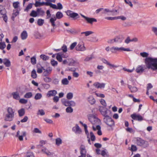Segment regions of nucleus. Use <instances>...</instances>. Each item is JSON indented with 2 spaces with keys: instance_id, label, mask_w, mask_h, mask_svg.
I'll list each match as a JSON object with an SVG mask.
<instances>
[{
  "instance_id": "nucleus-1",
  "label": "nucleus",
  "mask_w": 157,
  "mask_h": 157,
  "mask_svg": "<svg viewBox=\"0 0 157 157\" xmlns=\"http://www.w3.org/2000/svg\"><path fill=\"white\" fill-rule=\"evenodd\" d=\"M144 62L148 69H151L154 71L157 70V58L148 57L145 58Z\"/></svg>"
},
{
  "instance_id": "nucleus-2",
  "label": "nucleus",
  "mask_w": 157,
  "mask_h": 157,
  "mask_svg": "<svg viewBox=\"0 0 157 157\" xmlns=\"http://www.w3.org/2000/svg\"><path fill=\"white\" fill-rule=\"evenodd\" d=\"M63 17L62 13L60 12H58L56 14V16L54 15L49 20V22L51 23V25L54 27L55 26H59L60 25V22L59 21L57 22V24L56 25L55 24V21L56 19H60Z\"/></svg>"
},
{
  "instance_id": "nucleus-3",
  "label": "nucleus",
  "mask_w": 157,
  "mask_h": 157,
  "mask_svg": "<svg viewBox=\"0 0 157 157\" xmlns=\"http://www.w3.org/2000/svg\"><path fill=\"white\" fill-rule=\"evenodd\" d=\"M7 113L6 114L4 118L6 121H11L13 120L14 116L15 111L12 108L9 107L7 109Z\"/></svg>"
},
{
  "instance_id": "nucleus-4",
  "label": "nucleus",
  "mask_w": 157,
  "mask_h": 157,
  "mask_svg": "<svg viewBox=\"0 0 157 157\" xmlns=\"http://www.w3.org/2000/svg\"><path fill=\"white\" fill-rule=\"evenodd\" d=\"M136 144L141 147L146 148L149 146V144L147 141L144 140L141 138L137 137L136 140Z\"/></svg>"
},
{
  "instance_id": "nucleus-5",
  "label": "nucleus",
  "mask_w": 157,
  "mask_h": 157,
  "mask_svg": "<svg viewBox=\"0 0 157 157\" xmlns=\"http://www.w3.org/2000/svg\"><path fill=\"white\" fill-rule=\"evenodd\" d=\"M88 119L90 122L93 125V126L100 125L99 124L101 122L100 120L93 115H91L88 117Z\"/></svg>"
},
{
  "instance_id": "nucleus-6",
  "label": "nucleus",
  "mask_w": 157,
  "mask_h": 157,
  "mask_svg": "<svg viewBox=\"0 0 157 157\" xmlns=\"http://www.w3.org/2000/svg\"><path fill=\"white\" fill-rule=\"evenodd\" d=\"M103 121L107 125L110 127L114 126L115 125L113 120L109 116L104 118Z\"/></svg>"
},
{
  "instance_id": "nucleus-7",
  "label": "nucleus",
  "mask_w": 157,
  "mask_h": 157,
  "mask_svg": "<svg viewBox=\"0 0 157 157\" xmlns=\"http://www.w3.org/2000/svg\"><path fill=\"white\" fill-rule=\"evenodd\" d=\"M111 52L113 53H116L117 51H130L132 50L129 48H125L124 47L118 48L117 47H113L110 48Z\"/></svg>"
},
{
  "instance_id": "nucleus-8",
  "label": "nucleus",
  "mask_w": 157,
  "mask_h": 157,
  "mask_svg": "<svg viewBox=\"0 0 157 157\" xmlns=\"http://www.w3.org/2000/svg\"><path fill=\"white\" fill-rule=\"evenodd\" d=\"M99 110L101 114L105 117L108 116L107 115L108 112H110V110H108L106 107L103 106H100Z\"/></svg>"
},
{
  "instance_id": "nucleus-9",
  "label": "nucleus",
  "mask_w": 157,
  "mask_h": 157,
  "mask_svg": "<svg viewBox=\"0 0 157 157\" xmlns=\"http://www.w3.org/2000/svg\"><path fill=\"white\" fill-rule=\"evenodd\" d=\"M66 13L67 15L70 16L71 17L73 18L76 17V18H79V17L77 13L73 12L71 10H67Z\"/></svg>"
},
{
  "instance_id": "nucleus-10",
  "label": "nucleus",
  "mask_w": 157,
  "mask_h": 157,
  "mask_svg": "<svg viewBox=\"0 0 157 157\" xmlns=\"http://www.w3.org/2000/svg\"><path fill=\"white\" fill-rule=\"evenodd\" d=\"M93 85L97 89L100 88L101 89L105 87V83L96 82L94 83Z\"/></svg>"
},
{
  "instance_id": "nucleus-11",
  "label": "nucleus",
  "mask_w": 157,
  "mask_h": 157,
  "mask_svg": "<svg viewBox=\"0 0 157 157\" xmlns=\"http://www.w3.org/2000/svg\"><path fill=\"white\" fill-rule=\"evenodd\" d=\"M20 131H18L17 132L16 136L18 138L19 140L20 141H22L23 140V137L25 136L26 135V132L23 131L21 132V135H19Z\"/></svg>"
},
{
  "instance_id": "nucleus-12",
  "label": "nucleus",
  "mask_w": 157,
  "mask_h": 157,
  "mask_svg": "<svg viewBox=\"0 0 157 157\" xmlns=\"http://www.w3.org/2000/svg\"><path fill=\"white\" fill-rule=\"evenodd\" d=\"M131 117L134 120L141 121L143 120L142 117L140 115H137L135 114H133L131 115Z\"/></svg>"
},
{
  "instance_id": "nucleus-13",
  "label": "nucleus",
  "mask_w": 157,
  "mask_h": 157,
  "mask_svg": "<svg viewBox=\"0 0 157 157\" xmlns=\"http://www.w3.org/2000/svg\"><path fill=\"white\" fill-rule=\"evenodd\" d=\"M75 49L78 51H84L86 50L84 45L81 43H79L75 47Z\"/></svg>"
},
{
  "instance_id": "nucleus-14",
  "label": "nucleus",
  "mask_w": 157,
  "mask_h": 157,
  "mask_svg": "<svg viewBox=\"0 0 157 157\" xmlns=\"http://www.w3.org/2000/svg\"><path fill=\"white\" fill-rule=\"evenodd\" d=\"M72 130L76 134H80L82 132L81 129L77 124H76L75 126L73 127Z\"/></svg>"
},
{
  "instance_id": "nucleus-15",
  "label": "nucleus",
  "mask_w": 157,
  "mask_h": 157,
  "mask_svg": "<svg viewBox=\"0 0 157 157\" xmlns=\"http://www.w3.org/2000/svg\"><path fill=\"white\" fill-rule=\"evenodd\" d=\"M110 12L111 13V15H117V10H109L108 9H104L103 11L102 12V13H105V12Z\"/></svg>"
},
{
  "instance_id": "nucleus-16",
  "label": "nucleus",
  "mask_w": 157,
  "mask_h": 157,
  "mask_svg": "<svg viewBox=\"0 0 157 157\" xmlns=\"http://www.w3.org/2000/svg\"><path fill=\"white\" fill-rule=\"evenodd\" d=\"M57 94V91L55 90H52L48 91L47 96L49 97L51 96H55Z\"/></svg>"
},
{
  "instance_id": "nucleus-17",
  "label": "nucleus",
  "mask_w": 157,
  "mask_h": 157,
  "mask_svg": "<svg viewBox=\"0 0 157 157\" xmlns=\"http://www.w3.org/2000/svg\"><path fill=\"white\" fill-rule=\"evenodd\" d=\"M20 10V9L18 10L17 9L13 10V13L11 17V19L13 21H14V20L15 18L18 15Z\"/></svg>"
},
{
  "instance_id": "nucleus-18",
  "label": "nucleus",
  "mask_w": 157,
  "mask_h": 157,
  "mask_svg": "<svg viewBox=\"0 0 157 157\" xmlns=\"http://www.w3.org/2000/svg\"><path fill=\"white\" fill-rule=\"evenodd\" d=\"M80 149L81 155L86 156V151L85 146L83 145H81L80 146Z\"/></svg>"
},
{
  "instance_id": "nucleus-19",
  "label": "nucleus",
  "mask_w": 157,
  "mask_h": 157,
  "mask_svg": "<svg viewBox=\"0 0 157 157\" xmlns=\"http://www.w3.org/2000/svg\"><path fill=\"white\" fill-rule=\"evenodd\" d=\"M115 42L117 43H121L122 41L123 38L121 36H118L114 38Z\"/></svg>"
},
{
  "instance_id": "nucleus-20",
  "label": "nucleus",
  "mask_w": 157,
  "mask_h": 157,
  "mask_svg": "<svg viewBox=\"0 0 157 157\" xmlns=\"http://www.w3.org/2000/svg\"><path fill=\"white\" fill-rule=\"evenodd\" d=\"M92 128L94 131H96L97 129L98 130L97 133L99 135L101 136L102 135V132L101 130V128L100 125H97V128H95L94 126H93Z\"/></svg>"
},
{
  "instance_id": "nucleus-21",
  "label": "nucleus",
  "mask_w": 157,
  "mask_h": 157,
  "mask_svg": "<svg viewBox=\"0 0 157 157\" xmlns=\"http://www.w3.org/2000/svg\"><path fill=\"white\" fill-rule=\"evenodd\" d=\"M47 3L46 2H40L39 1H36L35 3L34 4L35 6L36 7H40L43 5L47 6Z\"/></svg>"
},
{
  "instance_id": "nucleus-22",
  "label": "nucleus",
  "mask_w": 157,
  "mask_h": 157,
  "mask_svg": "<svg viewBox=\"0 0 157 157\" xmlns=\"http://www.w3.org/2000/svg\"><path fill=\"white\" fill-rule=\"evenodd\" d=\"M128 87L132 93H135L137 91V89L136 87L132 86L131 85H128Z\"/></svg>"
},
{
  "instance_id": "nucleus-23",
  "label": "nucleus",
  "mask_w": 157,
  "mask_h": 157,
  "mask_svg": "<svg viewBox=\"0 0 157 157\" xmlns=\"http://www.w3.org/2000/svg\"><path fill=\"white\" fill-rule=\"evenodd\" d=\"M144 69L142 65L139 66L136 69V71L138 73H140L143 72Z\"/></svg>"
},
{
  "instance_id": "nucleus-24",
  "label": "nucleus",
  "mask_w": 157,
  "mask_h": 157,
  "mask_svg": "<svg viewBox=\"0 0 157 157\" xmlns=\"http://www.w3.org/2000/svg\"><path fill=\"white\" fill-rule=\"evenodd\" d=\"M86 20L87 21V23L91 24H92L94 22H96L97 21V20L96 19L88 17H87Z\"/></svg>"
},
{
  "instance_id": "nucleus-25",
  "label": "nucleus",
  "mask_w": 157,
  "mask_h": 157,
  "mask_svg": "<svg viewBox=\"0 0 157 157\" xmlns=\"http://www.w3.org/2000/svg\"><path fill=\"white\" fill-rule=\"evenodd\" d=\"M12 94L13 96V98L14 99L18 100L20 98L19 94L17 92H13Z\"/></svg>"
},
{
  "instance_id": "nucleus-26",
  "label": "nucleus",
  "mask_w": 157,
  "mask_h": 157,
  "mask_svg": "<svg viewBox=\"0 0 157 157\" xmlns=\"http://www.w3.org/2000/svg\"><path fill=\"white\" fill-rule=\"evenodd\" d=\"M3 63L5 65L6 67H10L11 65V63L10 61L7 59H4Z\"/></svg>"
},
{
  "instance_id": "nucleus-27",
  "label": "nucleus",
  "mask_w": 157,
  "mask_h": 157,
  "mask_svg": "<svg viewBox=\"0 0 157 157\" xmlns=\"http://www.w3.org/2000/svg\"><path fill=\"white\" fill-rule=\"evenodd\" d=\"M88 101L91 105L94 104L95 102V100L92 96H90L89 97Z\"/></svg>"
},
{
  "instance_id": "nucleus-28",
  "label": "nucleus",
  "mask_w": 157,
  "mask_h": 157,
  "mask_svg": "<svg viewBox=\"0 0 157 157\" xmlns=\"http://www.w3.org/2000/svg\"><path fill=\"white\" fill-rule=\"evenodd\" d=\"M67 32L69 33L74 34L77 33L76 30L74 28L69 29L66 30Z\"/></svg>"
},
{
  "instance_id": "nucleus-29",
  "label": "nucleus",
  "mask_w": 157,
  "mask_h": 157,
  "mask_svg": "<svg viewBox=\"0 0 157 157\" xmlns=\"http://www.w3.org/2000/svg\"><path fill=\"white\" fill-rule=\"evenodd\" d=\"M18 113L19 117H21L24 115L25 113V110L23 108H21L18 111Z\"/></svg>"
},
{
  "instance_id": "nucleus-30",
  "label": "nucleus",
  "mask_w": 157,
  "mask_h": 157,
  "mask_svg": "<svg viewBox=\"0 0 157 157\" xmlns=\"http://www.w3.org/2000/svg\"><path fill=\"white\" fill-rule=\"evenodd\" d=\"M21 36L22 39H25L27 37V34L26 31H24L21 33Z\"/></svg>"
},
{
  "instance_id": "nucleus-31",
  "label": "nucleus",
  "mask_w": 157,
  "mask_h": 157,
  "mask_svg": "<svg viewBox=\"0 0 157 157\" xmlns=\"http://www.w3.org/2000/svg\"><path fill=\"white\" fill-rule=\"evenodd\" d=\"M41 151L42 152L45 153L48 155H50L53 154V153H52L50 152L46 148L42 149Z\"/></svg>"
},
{
  "instance_id": "nucleus-32",
  "label": "nucleus",
  "mask_w": 157,
  "mask_h": 157,
  "mask_svg": "<svg viewBox=\"0 0 157 157\" xmlns=\"http://www.w3.org/2000/svg\"><path fill=\"white\" fill-rule=\"evenodd\" d=\"M38 15L43 16L45 13L44 11L41 8H37L36 9Z\"/></svg>"
},
{
  "instance_id": "nucleus-33",
  "label": "nucleus",
  "mask_w": 157,
  "mask_h": 157,
  "mask_svg": "<svg viewBox=\"0 0 157 157\" xmlns=\"http://www.w3.org/2000/svg\"><path fill=\"white\" fill-rule=\"evenodd\" d=\"M56 58L59 62H61L62 61V54L60 53H57Z\"/></svg>"
},
{
  "instance_id": "nucleus-34",
  "label": "nucleus",
  "mask_w": 157,
  "mask_h": 157,
  "mask_svg": "<svg viewBox=\"0 0 157 157\" xmlns=\"http://www.w3.org/2000/svg\"><path fill=\"white\" fill-rule=\"evenodd\" d=\"M38 13L37 10L35 11L34 10H33L31 11V13L30 14V16L33 17H35L38 16Z\"/></svg>"
},
{
  "instance_id": "nucleus-35",
  "label": "nucleus",
  "mask_w": 157,
  "mask_h": 157,
  "mask_svg": "<svg viewBox=\"0 0 157 157\" xmlns=\"http://www.w3.org/2000/svg\"><path fill=\"white\" fill-rule=\"evenodd\" d=\"M94 58H95L94 56L93 55H91L90 56H87L85 59L84 61L86 62H87L91 60Z\"/></svg>"
},
{
  "instance_id": "nucleus-36",
  "label": "nucleus",
  "mask_w": 157,
  "mask_h": 157,
  "mask_svg": "<svg viewBox=\"0 0 157 157\" xmlns=\"http://www.w3.org/2000/svg\"><path fill=\"white\" fill-rule=\"evenodd\" d=\"M62 102L63 105L66 106H70V101H66L64 99L62 100Z\"/></svg>"
},
{
  "instance_id": "nucleus-37",
  "label": "nucleus",
  "mask_w": 157,
  "mask_h": 157,
  "mask_svg": "<svg viewBox=\"0 0 157 157\" xmlns=\"http://www.w3.org/2000/svg\"><path fill=\"white\" fill-rule=\"evenodd\" d=\"M37 71L38 73H41L43 72V70H45V69L44 68L42 67H41V68H40L38 67V65L37 64Z\"/></svg>"
},
{
  "instance_id": "nucleus-38",
  "label": "nucleus",
  "mask_w": 157,
  "mask_h": 157,
  "mask_svg": "<svg viewBox=\"0 0 157 157\" xmlns=\"http://www.w3.org/2000/svg\"><path fill=\"white\" fill-rule=\"evenodd\" d=\"M31 77L33 78H35L37 77V74L35 70L33 69L31 72Z\"/></svg>"
},
{
  "instance_id": "nucleus-39",
  "label": "nucleus",
  "mask_w": 157,
  "mask_h": 157,
  "mask_svg": "<svg viewBox=\"0 0 157 157\" xmlns=\"http://www.w3.org/2000/svg\"><path fill=\"white\" fill-rule=\"evenodd\" d=\"M33 96V94L31 92L27 93L24 96V97L25 98H30Z\"/></svg>"
},
{
  "instance_id": "nucleus-40",
  "label": "nucleus",
  "mask_w": 157,
  "mask_h": 157,
  "mask_svg": "<svg viewBox=\"0 0 157 157\" xmlns=\"http://www.w3.org/2000/svg\"><path fill=\"white\" fill-rule=\"evenodd\" d=\"M44 23V20L41 19H39L37 21V24L39 26H42Z\"/></svg>"
},
{
  "instance_id": "nucleus-41",
  "label": "nucleus",
  "mask_w": 157,
  "mask_h": 157,
  "mask_svg": "<svg viewBox=\"0 0 157 157\" xmlns=\"http://www.w3.org/2000/svg\"><path fill=\"white\" fill-rule=\"evenodd\" d=\"M2 15H3V19L4 21L6 22L7 21V17L6 15V12L5 11V12H3L2 11V12L1 13Z\"/></svg>"
},
{
  "instance_id": "nucleus-42",
  "label": "nucleus",
  "mask_w": 157,
  "mask_h": 157,
  "mask_svg": "<svg viewBox=\"0 0 157 157\" xmlns=\"http://www.w3.org/2000/svg\"><path fill=\"white\" fill-rule=\"evenodd\" d=\"M42 97V95L40 93H37L35 95L34 98L36 100H39Z\"/></svg>"
},
{
  "instance_id": "nucleus-43",
  "label": "nucleus",
  "mask_w": 157,
  "mask_h": 157,
  "mask_svg": "<svg viewBox=\"0 0 157 157\" xmlns=\"http://www.w3.org/2000/svg\"><path fill=\"white\" fill-rule=\"evenodd\" d=\"M61 82L63 85H67L68 84L69 81L67 78H64L62 80Z\"/></svg>"
},
{
  "instance_id": "nucleus-44",
  "label": "nucleus",
  "mask_w": 157,
  "mask_h": 157,
  "mask_svg": "<svg viewBox=\"0 0 157 157\" xmlns=\"http://www.w3.org/2000/svg\"><path fill=\"white\" fill-rule=\"evenodd\" d=\"M93 33V32L91 31H87L85 32H83L81 33V34H85L86 36H88Z\"/></svg>"
},
{
  "instance_id": "nucleus-45",
  "label": "nucleus",
  "mask_w": 157,
  "mask_h": 157,
  "mask_svg": "<svg viewBox=\"0 0 157 157\" xmlns=\"http://www.w3.org/2000/svg\"><path fill=\"white\" fill-rule=\"evenodd\" d=\"M73 97V94L71 92L68 93L67 95V98L68 99H71Z\"/></svg>"
},
{
  "instance_id": "nucleus-46",
  "label": "nucleus",
  "mask_w": 157,
  "mask_h": 157,
  "mask_svg": "<svg viewBox=\"0 0 157 157\" xmlns=\"http://www.w3.org/2000/svg\"><path fill=\"white\" fill-rule=\"evenodd\" d=\"M40 58L44 60H46L49 59V57L48 56H46L44 55H41L40 56Z\"/></svg>"
},
{
  "instance_id": "nucleus-47",
  "label": "nucleus",
  "mask_w": 157,
  "mask_h": 157,
  "mask_svg": "<svg viewBox=\"0 0 157 157\" xmlns=\"http://www.w3.org/2000/svg\"><path fill=\"white\" fill-rule=\"evenodd\" d=\"M46 6H50L51 7L56 9V6L55 4H52L51 3H47Z\"/></svg>"
},
{
  "instance_id": "nucleus-48",
  "label": "nucleus",
  "mask_w": 157,
  "mask_h": 157,
  "mask_svg": "<svg viewBox=\"0 0 157 157\" xmlns=\"http://www.w3.org/2000/svg\"><path fill=\"white\" fill-rule=\"evenodd\" d=\"M132 151H136L137 150L136 146L134 145H131V147L129 149Z\"/></svg>"
},
{
  "instance_id": "nucleus-49",
  "label": "nucleus",
  "mask_w": 157,
  "mask_h": 157,
  "mask_svg": "<svg viewBox=\"0 0 157 157\" xmlns=\"http://www.w3.org/2000/svg\"><path fill=\"white\" fill-rule=\"evenodd\" d=\"M56 144L57 145H59L62 143V140L60 138H57L56 140Z\"/></svg>"
},
{
  "instance_id": "nucleus-50",
  "label": "nucleus",
  "mask_w": 157,
  "mask_h": 157,
  "mask_svg": "<svg viewBox=\"0 0 157 157\" xmlns=\"http://www.w3.org/2000/svg\"><path fill=\"white\" fill-rule=\"evenodd\" d=\"M66 112L68 113H71L73 111V109L71 107H68L66 109Z\"/></svg>"
},
{
  "instance_id": "nucleus-51",
  "label": "nucleus",
  "mask_w": 157,
  "mask_h": 157,
  "mask_svg": "<svg viewBox=\"0 0 157 157\" xmlns=\"http://www.w3.org/2000/svg\"><path fill=\"white\" fill-rule=\"evenodd\" d=\"M33 4L30 3L27 6L25 10V11H28L29 10L31 9L32 7Z\"/></svg>"
},
{
  "instance_id": "nucleus-52",
  "label": "nucleus",
  "mask_w": 157,
  "mask_h": 157,
  "mask_svg": "<svg viewBox=\"0 0 157 157\" xmlns=\"http://www.w3.org/2000/svg\"><path fill=\"white\" fill-rule=\"evenodd\" d=\"M68 61H69V62L68 63V64L69 66H73L75 63L74 60L72 59H68Z\"/></svg>"
},
{
  "instance_id": "nucleus-53",
  "label": "nucleus",
  "mask_w": 157,
  "mask_h": 157,
  "mask_svg": "<svg viewBox=\"0 0 157 157\" xmlns=\"http://www.w3.org/2000/svg\"><path fill=\"white\" fill-rule=\"evenodd\" d=\"M90 139L92 141H94L95 140V137L92 132H90Z\"/></svg>"
},
{
  "instance_id": "nucleus-54",
  "label": "nucleus",
  "mask_w": 157,
  "mask_h": 157,
  "mask_svg": "<svg viewBox=\"0 0 157 157\" xmlns=\"http://www.w3.org/2000/svg\"><path fill=\"white\" fill-rule=\"evenodd\" d=\"M31 63L33 65L36 64V58L35 56H33L31 58Z\"/></svg>"
},
{
  "instance_id": "nucleus-55",
  "label": "nucleus",
  "mask_w": 157,
  "mask_h": 157,
  "mask_svg": "<svg viewBox=\"0 0 157 157\" xmlns=\"http://www.w3.org/2000/svg\"><path fill=\"white\" fill-rule=\"evenodd\" d=\"M38 115L40 114L41 116H43L45 114L44 111L43 109H39L37 113Z\"/></svg>"
},
{
  "instance_id": "nucleus-56",
  "label": "nucleus",
  "mask_w": 157,
  "mask_h": 157,
  "mask_svg": "<svg viewBox=\"0 0 157 157\" xmlns=\"http://www.w3.org/2000/svg\"><path fill=\"white\" fill-rule=\"evenodd\" d=\"M19 3L18 2H16L13 3V7L16 9H18L19 6Z\"/></svg>"
},
{
  "instance_id": "nucleus-57",
  "label": "nucleus",
  "mask_w": 157,
  "mask_h": 157,
  "mask_svg": "<svg viewBox=\"0 0 157 157\" xmlns=\"http://www.w3.org/2000/svg\"><path fill=\"white\" fill-rule=\"evenodd\" d=\"M33 132L34 133H41V132L37 128H35L34 130H33Z\"/></svg>"
},
{
  "instance_id": "nucleus-58",
  "label": "nucleus",
  "mask_w": 157,
  "mask_h": 157,
  "mask_svg": "<svg viewBox=\"0 0 157 157\" xmlns=\"http://www.w3.org/2000/svg\"><path fill=\"white\" fill-rule=\"evenodd\" d=\"M140 55L143 57L147 58L148 54L146 52H143L140 53Z\"/></svg>"
},
{
  "instance_id": "nucleus-59",
  "label": "nucleus",
  "mask_w": 157,
  "mask_h": 157,
  "mask_svg": "<svg viewBox=\"0 0 157 157\" xmlns=\"http://www.w3.org/2000/svg\"><path fill=\"white\" fill-rule=\"evenodd\" d=\"M59 80L57 78H54L52 81V83L55 85H57L59 83Z\"/></svg>"
},
{
  "instance_id": "nucleus-60",
  "label": "nucleus",
  "mask_w": 157,
  "mask_h": 157,
  "mask_svg": "<svg viewBox=\"0 0 157 157\" xmlns=\"http://www.w3.org/2000/svg\"><path fill=\"white\" fill-rule=\"evenodd\" d=\"M27 101H28L27 100L24 98L21 99L19 100V102L23 104H25L27 103Z\"/></svg>"
},
{
  "instance_id": "nucleus-61",
  "label": "nucleus",
  "mask_w": 157,
  "mask_h": 157,
  "mask_svg": "<svg viewBox=\"0 0 157 157\" xmlns=\"http://www.w3.org/2000/svg\"><path fill=\"white\" fill-rule=\"evenodd\" d=\"M100 102L101 105L104 106V107L106 106V103L104 99H101L100 100Z\"/></svg>"
},
{
  "instance_id": "nucleus-62",
  "label": "nucleus",
  "mask_w": 157,
  "mask_h": 157,
  "mask_svg": "<svg viewBox=\"0 0 157 157\" xmlns=\"http://www.w3.org/2000/svg\"><path fill=\"white\" fill-rule=\"evenodd\" d=\"M46 14H47V16L46 17V19H48L51 17V14L50 13V12L49 10H48L46 11Z\"/></svg>"
},
{
  "instance_id": "nucleus-63",
  "label": "nucleus",
  "mask_w": 157,
  "mask_h": 157,
  "mask_svg": "<svg viewBox=\"0 0 157 157\" xmlns=\"http://www.w3.org/2000/svg\"><path fill=\"white\" fill-rule=\"evenodd\" d=\"M77 44V43L76 42H74L72 43L70 46V49L71 50H73L75 47V46Z\"/></svg>"
},
{
  "instance_id": "nucleus-64",
  "label": "nucleus",
  "mask_w": 157,
  "mask_h": 157,
  "mask_svg": "<svg viewBox=\"0 0 157 157\" xmlns=\"http://www.w3.org/2000/svg\"><path fill=\"white\" fill-rule=\"evenodd\" d=\"M152 30L155 34L157 36V28L153 27L152 28Z\"/></svg>"
}]
</instances>
